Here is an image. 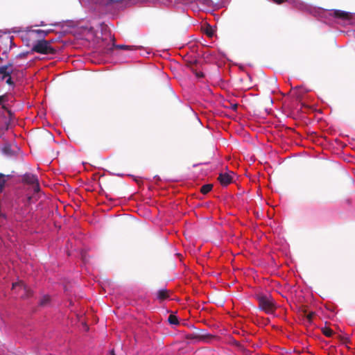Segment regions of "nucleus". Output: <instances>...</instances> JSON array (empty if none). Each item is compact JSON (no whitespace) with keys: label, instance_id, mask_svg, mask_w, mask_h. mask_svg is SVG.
Segmentation results:
<instances>
[{"label":"nucleus","instance_id":"26","mask_svg":"<svg viewBox=\"0 0 355 355\" xmlns=\"http://www.w3.org/2000/svg\"><path fill=\"white\" fill-rule=\"evenodd\" d=\"M7 57V53L6 51H4L3 53H2V57Z\"/></svg>","mask_w":355,"mask_h":355},{"label":"nucleus","instance_id":"13","mask_svg":"<svg viewBox=\"0 0 355 355\" xmlns=\"http://www.w3.org/2000/svg\"><path fill=\"white\" fill-rule=\"evenodd\" d=\"M50 303V297L49 295L43 296L40 301V306H45Z\"/></svg>","mask_w":355,"mask_h":355},{"label":"nucleus","instance_id":"11","mask_svg":"<svg viewBox=\"0 0 355 355\" xmlns=\"http://www.w3.org/2000/svg\"><path fill=\"white\" fill-rule=\"evenodd\" d=\"M32 33L38 35L40 37H44L48 35L52 31L51 30H32L31 31Z\"/></svg>","mask_w":355,"mask_h":355},{"label":"nucleus","instance_id":"12","mask_svg":"<svg viewBox=\"0 0 355 355\" xmlns=\"http://www.w3.org/2000/svg\"><path fill=\"white\" fill-rule=\"evenodd\" d=\"M213 188V185L211 184H204L200 188V192L203 194L208 193Z\"/></svg>","mask_w":355,"mask_h":355},{"label":"nucleus","instance_id":"19","mask_svg":"<svg viewBox=\"0 0 355 355\" xmlns=\"http://www.w3.org/2000/svg\"><path fill=\"white\" fill-rule=\"evenodd\" d=\"M7 101V96L6 95H2L0 96V105L2 106V108L5 109L6 107L3 105V103Z\"/></svg>","mask_w":355,"mask_h":355},{"label":"nucleus","instance_id":"18","mask_svg":"<svg viewBox=\"0 0 355 355\" xmlns=\"http://www.w3.org/2000/svg\"><path fill=\"white\" fill-rule=\"evenodd\" d=\"M6 178L5 175L2 173H0V188L2 189L6 183Z\"/></svg>","mask_w":355,"mask_h":355},{"label":"nucleus","instance_id":"6","mask_svg":"<svg viewBox=\"0 0 355 355\" xmlns=\"http://www.w3.org/2000/svg\"><path fill=\"white\" fill-rule=\"evenodd\" d=\"M218 180L220 182L221 185L227 186L232 182V177L228 173H222L219 174Z\"/></svg>","mask_w":355,"mask_h":355},{"label":"nucleus","instance_id":"8","mask_svg":"<svg viewBox=\"0 0 355 355\" xmlns=\"http://www.w3.org/2000/svg\"><path fill=\"white\" fill-rule=\"evenodd\" d=\"M211 335H195L193 334H189L186 335V338L189 340H205L207 338H211Z\"/></svg>","mask_w":355,"mask_h":355},{"label":"nucleus","instance_id":"10","mask_svg":"<svg viewBox=\"0 0 355 355\" xmlns=\"http://www.w3.org/2000/svg\"><path fill=\"white\" fill-rule=\"evenodd\" d=\"M125 2L126 6L130 5V0H101V3L105 6H110L113 3H119Z\"/></svg>","mask_w":355,"mask_h":355},{"label":"nucleus","instance_id":"2","mask_svg":"<svg viewBox=\"0 0 355 355\" xmlns=\"http://www.w3.org/2000/svg\"><path fill=\"white\" fill-rule=\"evenodd\" d=\"M32 50L42 54H54L56 51L55 49L50 45L49 42L45 40H38L37 43L33 45Z\"/></svg>","mask_w":355,"mask_h":355},{"label":"nucleus","instance_id":"5","mask_svg":"<svg viewBox=\"0 0 355 355\" xmlns=\"http://www.w3.org/2000/svg\"><path fill=\"white\" fill-rule=\"evenodd\" d=\"M330 15L343 21L350 20L352 18V13L340 10H331Z\"/></svg>","mask_w":355,"mask_h":355},{"label":"nucleus","instance_id":"25","mask_svg":"<svg viewBox=\"0 0 355 355\" xmlns=\"http://www.w3.org/2000/svg\"><path fill=\"white\" fill-rule=\"evenodd\" d=\"M45 25H46V24L44 23V21H42V22L40 23V24H39V25H35V26H45Z\"/></svg>","mask_w":355,"mask_h":355},{"label":"nucleus","instance_id":"27","mask_svg":"<svg viewBox=\"0 0 355 355\" xmlns=\"http://www.w3.org/2000/svg\"><path fill=\"white\" fill-rule=\"evenodd\" d=\"M7 57V53L6 51H4L3 53H2V57Z\"/></svg>","mask_w":355,"mask_h":355},{"label":"nucleus","instance_id":"4","mask_svg":"<svg viewBox=\"0 0 355 355\" xmlns=\"http://www.w3.org/2000/svg\"><path fill=\"white\" fill-rule=\"evenodd\" d=\"M17 288L19 292H22V297L28 298L33 295L32 290L21 282L12 284L13 289H17Z\"/></svg>","mask_w":355,"mask_h":355},{"label":"nucleus","instance_id":"3","mask_svg":"<svg viewBox=\"0 0 355 355\" xmlns=\"http://www.w3.org/2000/svg\"><path fill=\"white\" fill-rule=\"evenodd\" d=\"M22 181L26 184L32 185L35 191H38L40 190L39 182L36 175L31 173H26L22 178Z\"/></svg>","mask_w":355,"mask_h":355},{"label":"nucleus","instance_id":"24","mask_svg":"<svg viewBox=\"0 0 355 355\" xmlns=\"http://www.w3.org/2000/svg\"><path fill=\"white\" fill-rule=\"evenodd\" d=\"M0 217H1L2 218H4L6 219V215L3 213H0Z\"/></svg>","mask_w":355,"mask_h":355},{"label":"nucleus","instance_id":"1","mask_svg":"<svg viewBox=\"0 0 355 355\" xmlns=\"http://www.w3.org/2000/svg\"><path fill=\"white\" fill-rule=\"evenodd\" d=\"M259 309L266 313L271 314L275 312L277 306L274 299L270 295L259 294L257 295Z\"/></svg>","mask_w":355,"mask_h":355},{"label":"nucleus","instance_id":"7","mask_svg":"<svg viewBox=\"0 0 355 355\" xmlns=\"http://www.w3.org/2000/svg\"><path fill=\"white\" fill-rule=\"evenodd\" d=\"M11 67L12 65L10 64L0 67V74L2 75V79H4L6 77H8L11 75L12 73Z\"/></svg>","mask_w":355,"mask_h":355},{"label":"nucleus","instance_id":"16","mask_svg":"<svg viewBox=\"0 0 355 355\" xmlns=\"http://www.w3.org/2000/svg\"><path fill=\"white\" fill-rule=\"evenodd\" d=\"M168 321L171 324H179L178 318L175 315H173V314H171L168 316Z\"/></svg>","mask_w":355,"mask_h":355},{"label":"nucleus","instance_id":"9","mask_svg":"<svg viewBox=\"0 0 355 355\" xmlns=\"http://www.w3.org/2000/svg\"><path fill=\"white\" fill-rule=\"evenodd\" d=\"M169 297L168 291L166 289H160L157 293V298L160 301H164Z\"/></svg>","mask_w":355,"mask_h":355},{"label":"nucleus","instance_id":"22","mask_svg":"<svg viewBox=\"0 0 355 355\" xmlns=\"http://www.w3.org/2000/svg\"><path fill=\"white\" fill-rule=\"evenodd\" d=\"M195 74L196 76L198 77V78H202L204 76V74L202 72H195Z\"/></svg>","mask_w":355,"mask_h":355},{"label":"nucleus","instance_id":"14","mask_svg":"<svg viewBox=\"0 0 355 355\" xmlns=\"http://www.w3.org/2000/svg\"><path fill=\"white\" fill-rule=\"evenodd\" d=\"M204 33L209 37H211L213 35H214V30L212 28V27L209 25H207L205 28H204Z\"/></svg>","mask_w":355,"mask_h":355},{"label":"nucleus","instance_id":"20","mask_svg":"<svg viewBox=\"0 0 355 355\" xmlns=\"http://www.w3.org/2000/svg\"><path fill=\"white\" fill-rule=\"evenodd\" d=\"M6 83H7L8 85H13V84H14V83H13V81L12 80V78H11L10 76H8V78L6 80Z\"/></svg>","mask_w":355,"mask_h":355},{"label":"nucleus","instance_id":"17","mask_svg":"<svg viewBox=\"0 0 355 355\" xmlns=\"http://www.w3.org/2000/svg\"><path fill=\"white\" fill-rule=\"evenodd\" d=\"M322 332H323L324 335H325V336H327V337H331V336H332V335H333V334H334L333 331H332L331 329H329V328H325V329L323 330V331H322Z\"/></svg>","mask_w":355,"mask_h":355},{"label":"nucleus","instance_id":"23","mask_svg":"<svg viewBox=\"0 0 355 355\" xmlns=\"http://www.w3.org/2000/svg\"><path fill=\"white\" fill-rule=\"evenodd\" d=\"M237 107H238V105H237V104H232V105H231V108H232V110H234V111H236Z\"/></svg>","mask_w":355,"mask_h":355},{"label":"nucleus","instance_id":"15","mask_svg":"<svg viewBox=\"0 0 355 355\" xmlns=\"http://www.w3.org/2000/svg\"><path fill=\"white\" fill-rule=\"evenodd\" d=\"M116 48L119 49H124V50H136L138 49L136 46H127V45H116Z\"/></svg>","mask_w":355,"mask_h":355},{"label":"nucleus","instance_id":"21","mask_svg":"<svg viewBox=\"0 0 355 355\" xmlns=\"http://www.w3.org/2000/svg\"><path fill=\"white\" fill-rule=\"evenodd\" d=\"M313 315H314V314H313V313H309V314L307 315L306 318H307V319H308V320H309V322H311V320H312V318H313Z\"/></svg>","mask_w":355,"mask_h":355},{"label":"nucleus","instance_id":"28","mask_svg":"<svg viewBox=\"0 0 355 355\" xmlns=\"http://www.w3.org/2000/svg\"><path fill=\"white\" fill-rule=\"evenodd\" d=\"M111 355H114V350H112L111 352H110Z\"/></svg>","mask_w":355,"mask_h":355}]
</instances>
